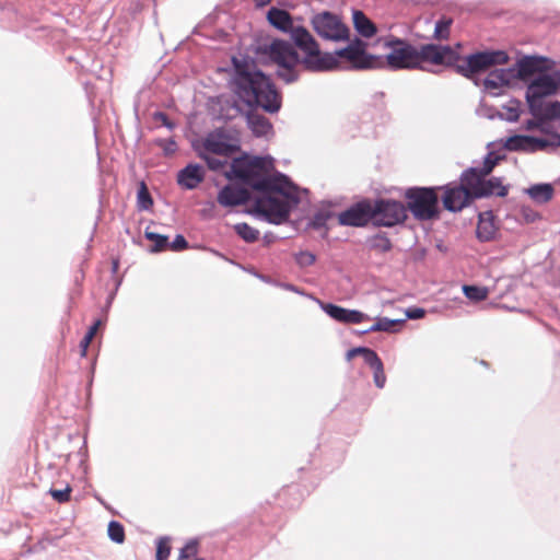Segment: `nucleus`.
Listing matches in <instances>:
<instances>
[{
    "label": "nucleus",
    "mask_w": 560,
    "mask_h": 560,
    "mask_svg": "<svg viewBox=\"0 0 560 560\" xmlns=\"http://www.w3.org/2000/svg\"><path fill=\"white\" fill-rule=\"evenodd\" d=\"M383 57L366 52L368 44L354 38L350 44L336 50L337 59L349 62L350 69L388 68L389 70H427V65L451 66L459 56L451 46L435 44L412 45L410 42L388 35L382 38Z\"/></svg>",
    "instance_id": "1"
},
{
    "label": "nucleus",
    "mask_w": 560,
    "mask_h": 560,
    "mask_svg": "<svg viewBox=\"0 0 560 560\" xmlns=\"http://www.w3.org/2000/svg\"><path fill=\"white\" fill-rule=\"evenodd\" d=\"M225 175L261 192L255 201L254 211L270 223L285 222L292 205L298 202L296 187L285 175L275 171L270 156L234 159Z\"/></svg>",
    "instance_id": "2"
},
{
    "label": "nucleus",
    "mask_w": 560,
    "mask_h": 560,
    "mask_svg": "<svg viewBox=\"0 0 560 560\" xmlns=\"http://www.w3.org/2000/svg\"><path fill=\"white\" fill-rule=\"evenodd\" d=\"M269 23L282 31L290 33L294 45L304 52L303 63L308 71L322 72L340 68V61L335 52H323L312 34L303 26H294L289 12L271 8L268 11Z\"/></svg>",
    "instance_id": "3"
},
{
    "label": "nucleus",
    "mask_w": 560,
    "mask_h": 560,
    "mask_svg": "<svg viewBox=\"0 0 560 560\" xmlns=\"http://www.w3.org/2000/svg\"><path fill=\"white\" fill-rule=\"evenodd\" d=\"M236 75L235 93L248 106H260L268 113H277L281 97L273 84L261 71L242 68L234 59Z\"/></svg>",
    "instance_id": "4"
},
{
    "label": "nucleus",
    "mask_w": 560,
    "mask_h": 560,
    "mask_svg": "<svg viewBox=\"0 0 560 560\" xmlns=\"http://www.w3.org/2000/svg\"><path fill=\"white\" fill-rule=\"evenodd\" d=\"M499 161L500 156L490 152L486 155L481 167H470L463 173L460 179L472 189L475 197L482 198L492 195L504 197L508 194V189L502 185L500 178L487 179Z\"/></svg>",
    "instance_id": "5"
},
{
    "label": "nucleus",
    "mask_w": 560,
    "mask_h": 560,
    "mask_svg": "<svg viewBox=\"0 0 560 560\" xmlns=\"http://www.w3.org/2000/svg\"><path fill=\"white\" fill-rule=\"evenodd\" d=\"M301 52L302 55L300 56L289 42L282 39H275L266 47V54L278 66V77L287 83L298 80L299 66L307 70L303 63L304 52Z\"/></svg>",
    "instance_id": "6"
},
{
    "label": "nucleus",
    "mask_w": 560,
    "mask_h": 560,
    "mask_svg": "<svg viewBox=\"0 0 560 560\" xmlns=\"http://www.w3.org/2000/svg\"><path fill=\"white\" fill-rule=\"evenodd\" d=\"M560 88V71L537 75L526 90V101L534 116L541 114V100L556 94Z\"/></svg>",
    "instance_id": "7"
},
{
    "label": "nucleus",
    "mask_w": 560,
    "mask_h": 560,
    "mask_svg": "<svg viewBox=\"0 0 560 560\" xmlns=\"http://www.w3.org/2000/svg\"><path fill=\"white\" fill-rule=\"evenodd\" d=\"M509 55L504 50L479 51L467 56L464 61L456 66V71L466 78L486 71L492 66L508 63Z\"/></svg>",
    "instance_id": "8"
},
{
    "label": "nucleus",
    "mask_w": 560,
    "mask_h": 560,
    "mask_svg": "<svg viewBox=\"0 0 560 560\" xmlns=\"http://www.w3.org/2000/svg\"><path fill=\"white\" fill-rule=\"evenodd\" d=\"M408 207L418 220H431L439 214V199L434 188H413L407 192Z\"/></svg>",
    "instance_id": "9"
},
{
    "label": "nucleus",
    "mask_w": 560,
    "mask_h": 560,
    "mask_svg": "<svg viewBox=\"0 0 560 560\" xmlns=\"http://www.w3.org/2000/svg\"><path fill=\"white\" fill-rule=\"evenodd\" d=\"M316 33L329 40L340 42L349 38V28L330 12H322L312 19Z\"/></svg>",
    "instance_id": "10"
},
{
    "label": "nucleus",
    "mask_w": 560,
    "mask_h": 560,
    "mask_svg": "<svg viewBox=\"0 0 560 560\" xmlns=\"http://www.w3.org/2000/svg\"><path fill=\"white\" fill-rule=\"evenodd\" d=\"M504 147L510 151L536 152L547 149L560 148V136H552L550 140H540L534 136L515 135L509 137Z\"/></svg>",
    "instance_id": "11"
},
{
    "label": "nucleus",
    "mask_w": 560,
    "mask_h": 560,
    "mask_svg": "<svg viewBox=\"0 0 560 560\" xmlns=\"http://www.w3.org/2000/svg\"><path fill=\"white\" fill-rule=\"evenodd\" d=\"M406 219L405 206L399 201L380 200L373 203V221L383 226H393Z\"/></svg>",
    "instance_id": "12"
},
{
    "label": "nucleus",
    "mask_w": 560,
    "mask_h": 560,
    "mask_svg": "<svg viewBox=\"0 0 560 560\" xmlns=\"http://www.w3.org/2000/svg\"><path fill=\"white\" fill-rule=\"evenodd\" d=\"M203 153L228 158L238 147L224 130H215L207 136L203 142Z\"/></svg>",
    "instance_id": "13"
},
{
    "label": "nucleus",
    "mask_w": 560,
    "mask_h": 560,
    "mask_svg": "<svg viewBox=\"0 0 560 560\" xmlns=\"http://www.w3.org/2000/svg\"><path fill=\"white\" fill-rule=\"evenodd\" d=\"M471 198H476L472 189L462 180L460 185L445 187L443 206L452 212L460 211L469 203Z\"/></svg>",
    "instance_id": "14"
},
{
    "label": "nucleus",
    "mask_w": 560,
    "mask_h": 560,
    "mask_svg": "<svg viewBox=\"0 0 560 560\" xmlns=\"http://www.w3.org/2000/svg\"><path fill=\"white\" fill-rule=\"evenodd\" d=\"M548 59L544 57H522L513 67H510L513 70L515 82L517 83V81H527L536 73L541 72L547 68L545 65Z\"/></svg>",
    "instance_id": "15"
},
{
    "label": "nucleus",
    "mask_w": 560,
    "mask_h": 560,
    "mask_svg": "<svg viewBox=\"0 0 560 560\" xmlns=\"http://www.w3.org/2000/svg\"><path fill=\"white\" fill-rule=\"evenodd\" d=\"M373 220V203L362 201L339 214V223L350 226H362Z\"/></svg>",
    "instance_id": "16"
},
{
    "label": "nucleus",
    "mask_w": 560,
    "mask_h": 560,
    "mask_svg": "<svg viewBox=\"0 0 560 560\" xmlns=\"http://www.w3.org/2000/svg\"><path fill=\"white\" fill-rule=\"evenodd\" d=\"M515 84L516 82L511 68L494 69L483 80L485 90L493 96L501 94L503 88H511Z\"/></svg>",
    "instance_id": "17"
},
{
    "label": "nucleus",
    "mask_w": 560,
    "mask_h": 560,
    "mask_svg": "<svg viewBox=\"0 0 560 560\" xmlns=\"http://www.w3.org/2000/svg\"><path fill=\"white\" fill-rule=\"evenodd\" d=\"M250 194L246 188L226 185L218 194V202L223 207H234L247 202Z\"/></svg>",
    "instance_id": "18"
},
{
    "label": "nucleus",
    "mask_w": 560,
    "mask_h": 560,
    "mask_svg": "<svg viewBox=\"0 0 560 560\" xmlns=\"http://www.w3.org/2000/svg\"><path fill=\"white\" fill-rule=\"evenodd\" d=\"M203 177L205 172L202 166L198 164H189L179 171L177 175V183L186 189H194L203 180Z\"/></svg>",
    "instance_id": "19"
},
{
    "label": "nucleus",
    "mask_w": 560,
    "mask_h": 560,
    "mask_svg": "<svg viewBox=\"0 0 560 560\" xmlns=\"http://www.w3.org/2000/svg\"><path fill=\"white\" fill-rule=\"evenodd\" d=\"M497 225L491 211H486L479 214V221L477 225V237L481 242H489L494 238L497 234Z\"/></svg>",
    "instance_id": "20"
},
{
    "label": "nucleus",
    "mask_w": 560,
    "mask_h": 560,
    "mask_svg": "<svg viewBox=\"0 0 560 560\" xmlns=\"http://www.w3.org/2000/svg\"><path fill=\"white\" fill-rule=\"evenodd\" d=\"M355 31L363 37L371 38L376 34L375 24L361 11H353L352 15Z\"/></svg>",
    "instance_id": "21"
},
{
    "label": "nucleus",
    "mask_w": 560,
    "mask_h": 560,
    "mask_svg": "<svg viewBox=\"0 0 560 560\" xmlns=\"http://www.w3.org/2000/svg\"><path fill=\"white\" fill-rule=\"evenodd\" d=\"M247 125L257 137L268 136L272 130L269 120L262 115L255 113L247 114Z\"/></svg>",
    "instance_id": "22"
},
{
    "label": "nucleus",
    "mask_w": 560,
    "mask_h": 560,
    "mask_svg": "<svg viewBox=\"0 0 560 560\" xmlns=\"http://www.w3.org/2000/svg\"><path fill=\"white\" fill-rule=\"evenodd\" d=\"M406 322V318L400 319H389L387 317H377L375 323L364 330L363 332H375V331H385V332H396L398 330L397 327L401 326Z\"/></svg>",
    "instance_id": "23"
},
{
    "label": "nucleus",
    "mask_w": 560,
    "mask_h": 560,
    "mask_svg": "<svg viewBox=\"0 0 560 560\" xmlns=\"http://www.w3.org/2000/svg\"><path fill=\"white\" fill-rule=\"evenodd\" d=\"M526 191L528 196L538 203H546L553 196V187L550 184H536Z\"/></svg>",
    "instance_id": "24"
},
{
    "label": "nucleus",
    "mask_w": 560,
    "mask_h": 560,
    "mask_svg": "<svg viewBox=\"0 0 560 560\" xmlns=\"http://www.w3.org/2000/svg\"><path fill=\"white\" fill-rule=\"evenodd\" d=\"M322 310L335 320L348 324L350 310L330 303L322 304Z\"/></svg>",
    "instance_id": "25"
},
{
    "label": "nucleus",
    "mask_w": 560,
    "mask_h": 560,
    "mask_svg": "<svg viewBox=\"0 0 560 560\" xmlns=\"http://www.w3.org/2000/svg\"><path fill=\"white\" fill-rule=\"evenodd\" d=\"M453 20L451 18L442 16L434 27L433 38L436 40H445L450 37L451 25Z\"/></svg>",
    "instance_id": "26"
},
{
    "label": "nucleus",
    "mask_w": 560,
    "mask_h": 560,
    "mask_svg": "<svg viewBox=\"0 0 560 560\" xmlns=\"http://www.w3.org/2000/svg\"><path fill=\"white\" fill-rule=\"evenodd\" d=\"M463 291L469 300L475 302L487 299L489 294V290L487 288L477 285H464Z\"/></svg>",
    "instance_id": "27"
},
{
    "label": "nucleus",
    "mask_w": 560,
    "mask_h": 560,
    "mask_svg": "<svg viewBox=\"0 0 560 560\" xmlns=\"http://www.w3.org/2000/svg\"><path fill=\"white\" fill-rule=\"evenodd\" d=\"M234 230L246 242H254L259 236V232L246 223L236 224Z\"/></svg>",
    "instance_id": "28"
},
{
    "label": "nucleus",
    "mask_w": 560,
    "mask_h": 560,
    "mask_svg": "<svg viewBox=\"0 0 560 560\" xmlns=\"http://www.w3.org/2000/svg\"><path fill=\"white\" fill-rule=\"evenodd\" d=\"M108 537L116 544H122L125 540L124 526L116 521H112L107 528Z\"/></svg>",
    "instance_id": "29"
},
{
    "label": "nucleus",
    "mask_w": 560,
    "mask_h": 560,
    "mask_svg": "<svg viewBox=\"0 0 560 560\" xmlns=\"http://www.w3.org/2000/svg\"><path fill=\"white\" fill-rule=\"evenodd\" d=\"M538 117V127H537V130H539V132L542 135V137H538L540 140H545V141H548L550 140V138L552 136H560V133H558L553 128L552 126L550 125V122L548 121L549 119L547 118H544L542 116H537Z\"/></svg>",
    "instance_id": "30"
},
{
    "label": "nucleus",
    "mask_w": 560,
    "mask_h": 560,
    "mask_svg": "<svg viewBox=\"0 0 560 560\" xmlns=\"http://www.w3.org/2000/svg\"><path fill=\"white\" fill-rule=\"evenodd\" d=\"M145 237L154 242V247L152 248V252H159L168 246V237L165 235L145 231Z\"/></svg>",
    "instance_id": "31"
},
{
    "label": "nucleus",
    "mask_w": 560,
    "mask_h": 560,
    "mask_svg": "<svg viewBox=\"0 0 560 560\" xmlns=\"http://www.w3.org/2000/svg\"><path fill=\"white\" fill-rule=\"evenodd\" d=\"M202 159L207 162L210 170L219 171L226 164V159L220 155H213L208 153L201 154Z\"/></svg>",
    "instance_id": "32"
},
{
    "label": "nucleus",
    "mask_w": 560,
    "mask_h": 560,
    "mask_svg": "<svg viewBox=\"0 0 560 560\" xmlns=\"http://www.w3.org/2000/svg\"><path fill=\"white\" fill-rule=\"evenodd\" d=\"M198 552V541L192 539L189 540L179 552L178 560H188L191 557H195Z\"/></svg>",
    "instance_id": "33"
},
{
    "label": "nucleus",
    "mask_w": 560,
    "mask_h": 560,
    "mask_svg": "<svg viewBox=\"0 0 560 560\" xmlns=\"http://www.w3.org/2000/svg\"><path fill=\"white\" fill-rule=\"evenodd\" d=\"M539 116H542L547 119H552L560 116V103L559 102H552L546 106L541 105V114Z\"/></svg>",
    "instance_id": "34"
},
{
    "label": "nucleus",
    "mask_w": 560,
    "mask_h": 560,
    "mask_svg": "<svg viewBox=\"0 0 560 560\" xmlns=\"http://www.w3.org/2000/svg\"><path fill=\"white\" fill-rule=\"evenodd\" d=\"M138 203L139 207L144 210L149 209L153 203L150 194L143 183L138 190Z\"/></svg>",
    "instance_id": "35"
},
{
    "label": "nucleus",
    "mask_w": 560,
    "mask_h": 560,
    "mask_svg": "<svg viewBox=\"0 0 560 560\" xmlns=\"http://www.w3.org/2000/svg\"><path fill=\"white\" fill-rule=\"evenodd\" d=\"M171 547L167 538H160L156 546V560H166L170 556Z\"/></svg>",
    "instance_id": "36"
},
{
    "label": "nucleus",
    "mask_w": 560,
    "mask_h": 560,
    "mask_svg": "<svg viewBox=\"0 0 560 560\" xmlns=\"http://www.w3.org/2000/svg\"><path fill=\"white\" fill-rule=\"evenodd\" d=\"M71 491H72L71 487L67 486L62 490L50 489L49 493L54 498V500H56L57 502L65 503V502H68L70 500Z\"/></svg>",
    "instance_id": "37"
},
{
    "label": "nucleus",
    "mask_w": 560,
    "mask_h": 560,
    "mask_svg": "<svg viewBox=\"0 0 560 560\" xmlns=\"http://www.w3.org/2000/svg\"><path fill=\"white\" fill-rule=\"evenodd\" d=\"M362 357L364 359V362L368 365H370V368L372 370L375 369L376 366H378L380 364H382V361L378 358V355L376 354V352L374 350L369 349V348H366L364 350V353H363Z\"/></svg>",
    "instance_id": "38"
},
{
    "label": "nucleus",
    "mask_w": 560,
    "mask_h": 560,
    "mask_svg": "<svg viewBox=\"0 0 560 560\" xmlns=\"http://www.w3.org/2000/svg\"><path fill=\"white\" fill-rule=\"evenodd\" d=\"M295 260L301 267H307L314 264L315 255L310 252H300L295 255Z\"/></svg>",
    "instance_id": "39"
},
{
    "label": "nucleus",
    "mask_w": 560,
    "mask_h": 560,
    "mask_svg": "<svg viewBox=\"0 0 560 560\" xmlns=\"http://www.w3.org/2000/svg\"><path fill=\"white\" fill-rule=\"evenodd\" d=\"M374 383L378 388H383L386 382L383 363L373 369Z\"/></svg>",
    "instance_id": "40"
},
{
    "label": "nucleus",
    "mask_w": 560,
    "mask_h": 560,
    "mask_svg": "<svg viewBox=\"0 0 560 560\" xmlns=\"http://www.w3.org/2000/svg\"><path fill=\"white\" fill-rule=\"evenodd\" d=\"M369 315L357 311V310H350L348 315V324H360L362 322L369 320Z\"/></svg>",
    "instance_id": "41"
},
{
    "label": "nucleus",
    "mask_w": 560,
    "mask_h": 560,
    "mask_svg": "<svg viewBox=\"0 0 560 560\" xmlns=\"http://www.w3.org/2000/svg\"><path fill=\"white\" fill-rule=\"evenodd\" d=\"M187 242L186 240L184 238L183 235H177L174 241L170 244L168 243V246L173 249V250H182V249H185L187 248Z\"/></svg>",
    "instance_id": "42"
},
{
    "label": "nucleus",
    "mask_w": 560,
    "mask_h": 560,
    "mask_svg": "<svg viewBox=\"0 0 560 560\" xmlns=\"http://www.w3.org/2000/svg\"><path fill=\"white\" fill-rule=\"evenodd\" d=\"M424 314H425V311L420 307H411V308L406 310V312H405L406 318H410V319L422 318L424 316Z\"/></svg>",
    "instance_id": "43"
},
{
    "label": "nucleus",
    "mask_w": 560,
    "mask_h": 560,
    "mask_svg": "<svg viewBox=\"0 0 560 560\" xmlns=\"http://www.w3.org/2000/svg\"><path fill=\"white\" fill-rule=\"evenodd\" d=\"M154 120L156 122H160L162 124L163 126L167 127L168 129H173L174 128V122H172L168 117L164 114V113H155L154 115Z\"/></svg>",
    "instance_id": "44"
},
{
    "label": "nucleus",
    "mask_w": 560,
    "mask_h": 560,
    "mask_svg": "<svg viewBox=\"0 0 560 560\" xmlns=\"http://www.w3.org/2000/svg\"><path fill=\"white\" fill-rule=\"evenodd\" d=\"M161 145L166 154H172L176 151V143L174 140L170 139L167 141H162Z\"/></svg>",
    "instance_id": "45"
},
{
    "label": "nucleus",
    "mask_w": 560,
    "mask_h": 560,
    "mask_svg": "<svg viewBox=\"0 0 560 560\" xmlns=\"http://www.w3.org/2000/svg\"><path fill=\"white\" fill-rule=\"evenodd\" d=\"M94 337H92L91 335H85L84 338L82 339V341L80 342V348H81V354L84 357L86 354V351H88V348L91 343V341L93 340Z\"/></svg>",
    "instance_id": "46"
},
{
    "label": "nucleus",
    "mask_w": 560,
    "mask_h": 560,
    "mask_svg": "<svg viewBox=\"0 0 560 560\" xmlns=\"http://www.w3.org/2000/svg\"><path fill=\"white\" fill-rule=\"evenodd\" d=\"M520 118V110L517 107H510L508 109V116L506 119L509 121H516Z\"/></svg>",
    "instance_id": "47"
},
{
    "label": "nucleus",
    "mask_w": 560,
    "mask_h": 560,
    "mask_svg": "<svg viewBox=\"0 0 560 560\" xmlns=\"http://www.w3.org/2000/svg\"><path fill=\"white\" fill-rule=\"evenodd\" d=\"M365 349L366 348H364V347H359V348H353V349L349 350L347 352L348 360L352 359L353 357H355L358 354L363 355Z\"/></svg>",
    "instance_id": "48"
},
{
    "label": "nucleus",
    "mask_w": 560,
    "mask_h": 560,
    "mask_svg": "<svg viewBox=\"0 0 560 560\" xmlns=\"http://www.w3.org/2000/svg\"><path fill=\"white\" fill-rule=\"evenodd\" d=\"M538 127V117H535V119H530L525 124L526 130H537Z\"/></svg>",
    "instance_id": "49"
},
{
    "label": "nucleus",
    "mask_w": 560,
    "mask_h": 560,
    "mask_svg": "<svg viewBox=\"0 0 560 560\" xmlns=\"http://www.w3.org/2000/svg\"><path fill=\"white\" fill-rule=\"evenodd\" d=\"M102 325V322L98 319L94 323L93 326L90 327L89 331L86 332L88 335H91L92 337L95 336L98 327Z\"/></svg>",
    "instance_id": "50"
},
{
    "label": "nucleus",
    "mask_w": 560,
    "mask_h": 560,
    "mask_svg": "<svg viewBox=\"0 0 560 560\" xmlns=\"http://www.w3.org/2000/svg\"><path fill=\"white\" fill-rule=\"evenodd\" d=\"M324 221H323V218L322 217H316L315 220H314V225L315 226H320L323 225Z\"/></svg>",
    "instance_id": "51"
},
{
    "label": "nucleus",
    "mask_w": 560,
    "mask_h": 560,
    "mask_svg": "<svg viewBox=\"0 0 560 560\" xmlns=\"http://www.w3.org/2000/svg\"><path fill=\"white\" fill-rule=\"evenodd\" d=\"M282 287H283L284 289H287V290H290V291H294V292L296 291V289L294 288V285L289 284V283L283 284Z\"/></svg>",
    "instance_id": "52"
},
{
    "label": "nucleus",
    "mask_w": 560,
    "mask_h": 560,
    "mask_svg": "<svg viewBox=\"0 0 560 560\" xmlns=\"http://www.w3.org/2000/svg\"><path fill=\"white\" fill-rule=\"evenodd\" d=\"M270 0H256V3L257 5H265L269 2Z\"/></svg>",
    "instance_id": "53"
}]
</instances>
